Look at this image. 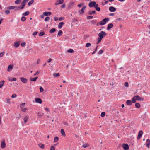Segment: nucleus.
Returning a JSON list of instances; mask_svg holds the SVG:
<instances>
[{
	"label": "nucleus",
	"mask_w": 150,
	"mask_h": 150,
	"mask_svg": "<svg viewBox=\"0 0 150 150\" xmlns=\"http://www.w3.org/2000/svg\"><path fill=\"white\" fill-rule=\"evenodd\" d=\"M107 35L106 32L104 31H101L98 34V37L97 39L96 44H99L101 41L102 39Z\"/></svg>",
	"instance_id": "obj_1"
},
{
	"label": "nucleus",
	"mask_w": 150,
	"mask_h": 150,
	"mask_svg": "<svg viewBox=\"0 0 150 150\" xmlns=\"http://www.w3.org/2000/svg\"><path fill=\"white\" fill-rule=\"evenodd\" d=\"M109 21V18H108L106 17L105 18L103 19L100 22V25H105L107 22Z\"/></svg>",
	"instance_id": "obj_2"
},
{
	"label": "nucleus",
	"mask_w": 150,
	"mask_h": 150,
	"mask_svg": "<svg viewBox=\"0 0 150 150\" xmlns=\"http://www.w3.org/2000/svg\"><path fill=\"white\" fill-rule=\"evenodd\" d=\"M28 1V0H23L20 6L21 8L23 9L26 5V3Z\"/></svg>",
	"instance_id": "obj_3"
},
{
	"label": "nucleus",
	"mask_w": 150,
	"mask_h": 150,
	"mask_svg": "<svg viewBox=\"0 0 150 150\" xmlns=\"http://www.w3.org/2000/svg\"><path fill=\"white\" fill-rule=\"evenodd\" d=\"M122 147L124 150H128L129 146L127 143H123L122 145Z\"/></svg>",
	"instance_id": "obj_4"
},
{
	"label": "nucleus",
	"mask_w": 150,
	"mask_h": 150,
	"mask_svg": "<svg viewBox=\"0 0 150 150\" xmlns=\"http://www.w3.org/2000/svg\"><path fill=\"white\" fill-rule=\"evenodd\" d=\"M86 6H83L80 11H78V12L81 15L83 14L85 12L84 10L86 8Z\"/></svg>",
	"instance_id": "obj_5"
},
{
	"label": "nucleus",
	"mask_w": 150,
	"mask_h": 150,
	"mask_svg": "<svg viewBox=\"0 0 150 150\" xmlns=\"http://www.w3.org/2000/svg\"><path fill=\"white\" fill-rule=\"evenodd\" d=\"M74 6V3L73 2H70L68 5L67 8L70 9Z\"/></svg>",
	"instance_id": "obj_6"
},
{
	"label": "nucleus",
	"mask_w": 150,
	"mask_h": 150,
	"mask_svg": "<svg viewBox=\"0 0 150 150\" xmlns=\"http://www.w3.org/2000/svg\"><path fill=\"white\" fill-rule=\"evenodd\" d=\"M143 134V132L142 130H140L138 132L137 137V140H139L142 137Z\"/></svg>",
	"instance_id": "obj_7"
},
{
	"label": "nucleus",
	"mask_w": 150,
	"mask_h": 150,
	"mask_svg": "<svg viewBox=\"0 0 150 150\" xmlns=\"http://www.w3.org/2000/svg\"><path fill=\"white\" fill-rule=\"evenodd\" d=\"M6 146L5 141L4 139H3L1 141V148L4 149Z\"/></svg>",
	"instance_id": "obj_8"
},
{
	"label": "nucleus",
	"mask_w": 150,
	"mask_h": 150,
	"mask_svg": "<svg viewBox=\"0 0 150 150\" xmlns=\"http://www.w3.org/2000/svg\"><path fill=\"white\" fill-rule=\"evenodd\" d=\"M113 24L112 23L108 24L107 25V27L106 28L107 30H110L111 28L113 27Z\"/></svg>",
	"instance_id": "obj_9"
},
{
	"label": "nucleus",
	"mask_w": 150,
	"mask_h": 150,
	"mask_svg": "<svg viewBox=\"0 0 150 150\" xmlns=\"http://www.w3.org/2000/svg\"><path fill=\"white\" fill-rule=\"evenodd\" d=\"M35 102L36 103H38L41 104L42 103V100L40 98H36L35 99Z\"/></svg>",
	"instance_id": "obj_10"
},
{
	"label": "nucleus",
	"mask_w": 150,
	"mask_h": 150,
	"mask_svg": "<svg viewBox=\"0 0 150 150\" xmlns=\"http://www.w3.org/2000/svg\"><path fill=\"white\" fill-rule=\"evenodd\" d=\"M21 81L24 83H26L28 81L27 79L24 77H21L20 78Z\"/></svg>",
	"instance_id": "obj_11"
},
{
	"label": "nucleus",
	"mask_w": 150,
	"mask_h": 150,
	"mask_svg": "<svg viewBox=\"0 0 150 150\" xmlns=\"http://www.w3.org/2000/svg\"><path fill=\"white\" fill-rule=\"evenodd\" d=\"M109 9L111 12H114L116 11V8L113 6H111L109 7Z\"/></svg>",
	"instance_id": "obj_12"
},
{
	"label": "nucleus",
	"mask_w": 150,
	"mask_h": 150,
	"mask_svg": "<svg viewBox=\"0 0 150 150\" xmlns=\"http://www.w3.org/2000/svg\"><path fill=\"white\" fill-rule=\"evenodd\" d=\"M94 1H91L88 4V6L90 8L94 7Z\"/></svg>",
	"instance_id": "obj_13"
},
{
	"label": "nucleus",
	"mask_w": 150,
	"mask_h": 150,
	"mask_svg": "<svg viewBox=\"0 0 150 150\" xmlns=\"http://www.w3.org/2000/svg\"><path fill=\"white\" fill-rule=\"evenodd\" d=\"M13 64L9 65L8 67L7 70L8 72L11 71L13 69Z\"/></svg>",
	"instance_id": "obj_14"
},
{
	"label": "nucleus",
	"mask_w": 150,
	"mask_h": 150,
	"mask_svg": "<svg viewBox=\"0 0 150 150\" xmlns=\"http://www.w3.org/2000/svg\"><path fill=\"white\" fill-rule=\"evenodd\" d=\"M20 42L19 41H16L14 42L13 46L15 48H18L20 45Z\"/></svg>",
	"instance_id": "obj_15"
},
{
	"label": "nucleus",
	"mask_w": 150,
	"mask_h": 150,
	"mask_svg": "<svg viewBox=\"0 0 150 150\" xmlns=\"http://www.w3.org/2000/svg\"><path fill=\"white\" fill-rule=\"evenodd\" d=\"M150 145V140L148 139L146 140V146L148 148H149Z\"/></svg>",
	"instance_id": "obj_16"
},
{
	"label": "nucleus",
	"mask_w": 150,
	"mask_h": 150,
	"mask_svg": "<svg viewBox=\"0 0 150 150\" xmlns=\"http://www.w3.org/2000/svg\"><path fill=\"white\" fill-rule=\"evenodd\" d=\"M136 98L137 99V100L138 101L141 100L142 101H143L144 100V99L143 98L140 97L139 95H136Z\"/></svg>",
	"instance_id": "obj_17"
},
{
	"label": "nucleus",
	"mask_w": 150,
	"mask_h": 150,
	"mask_svg": "<svg viewBox=\"0 0 150 150\" xmlns=\"http://www.w3.org/2000/svg\"><path fill=\"white\" fill-rule=\"evenodd\" d=\"M64 23L63 22H60L58 25V28L59 29H60L62 28Z\"/></svg>",
	"instance_id": "obj_18"
},
{
	"label": "nucleus",
	"mask_w": 150,
	"mask_h": 150,
	"mask_svg": "<svg viewBox=\"0 0 150 150\" xmlns=\"http://www.w3.org/2000/svg\"><path fill=\"white\" fill-rule=\"evenodd\" d=\"M64 2V0H58L57 1V3L55 4V5H57L58 4H63Z\"/></svg>",
	"instance_id": "obj_19"
},
{
	"label": "nucleus",
	"mask_w": 150,
	"mask_h": 150,
	"mask_svg": "<svg viewBox=\"0 0 150 150\" xmlns=\"http://www.w3.org/2000/svg\"><path fill=\"white\" fill-rule=\"evenodd\" d=\"M136 100H137V99L136 98V95L134 96L131 99V101L132 103H136Z\"/></svg>",
	"instance_id": "obj_20"
},
{
	"label": "nucleus",
	"mask_w": 150,
	"mask_h": 150,
	"mask_svg": "<svg viewBox=\"0 0 150 150\" xmlns=\"http://www.w3.org/2000/svg\"><path fill=\"white\" fill-rule=\"evenodd\" d=\"M132 102L131 100H129L126 101V104L128 106L131 105L132 104Z\"/></svg>",
	"instance_id": "obj_21"
},
{
	"label": "nucleus",
	"mask_w": 150,
	"mask_h": 150,
	"mask_svg": "<svg viewBox=\"0 0 150 150\" xmlns=\"http://www.w3.org/2000/svg\"><path fill=\"white\" fill-rule=\"evenodd\" d=\"M96 14V12L95 10H94L91 11L90 10L88 12V14L89 15H92V14Z\"/></svg>",
	"instance_id": "obj_22"
},
{
	"label": "nucleus",
	"mask_w": 150,
	"mask_h": 150,
	"mask_svg": "<svg viewBox=\"0 0 150 150\" xmlns=\"http://www.w3.org/2000/svg\"><path fill=\"white\" fill-rule=\"evenodd\" d=\"M44 13L45 15V16H50L52 14V12L50 11H48V12L45 11V12H44Z\"/></svg>",
	"instance_id": "obj_23"
},
{
	"label": "nucleus",
	"mask_w": 150,
	"mask_h": 150,
	"mask_svg": "<svg viewBox=\"0 0 150 150\" xmlns=\"http://www.w3.org/2000/svg\"><path fill=\"white\" fill-rule=\"evenodd\" d=\"M16 79L15 78L10 77L8 78V80L10 81H13L16 80Z\"/></svg>",
	"instance_id": "obj_24"
},
{
	"label": "nucleus",
	"mask_w": 150,
	"mask_h": 150,
	"mask_svg": "<svg viewBox=\"0 0 150 150\" xmlns=\"http://www.w3.org/2000/svg\"><path fill=\"white\" fill-rule=\"evenodd\" d=\"M56 31V29L55 28H53L49 30V33H54Z\"/></svg>",
	"instance_id": "obj_25"
},
{
	"label": "nucleus",
	"mask_w": 150,
	"mask_h": 150,
	"mask_svg": "<svg viewBox=\"0 0 150 150\" xmlns=\"http://www.w3.org/2000/svg\"><path fill=\"white\" fill-rule=\"evenodd\" d=\"M29 119V117L28 116H26L24 118L23 120L24 122L25 123H26Z\"/></svg>",
	"instance_id": "obj_26"
},
{
	"label": "nucleus",
	"mask_w": 150,
	"mask_h": 150,
	"mask_svg": "<svg viewBox=\"0 0 150 150\" xmlns=\"http://www.w3.org/2000/svg\"><path fill=\"white\" fill-rule=\"evenodd\" d=\"M38 78V76H36L35 78H30V81H32L35 82L37 80Z\"/></svg>",
	"instance_id": "obj_27"
},
{
	"label": "nucleus",
	"mask_w": 150,
	"mask_h": 150,
	"mask_svg": "<svg viewBox=\"0 0 150 150\" xmlns=\"http://www.w3.org/2000/svg\"><path fill=\"white\" fill-rule=\"evenodd\" d=\"M135 106L137 108H139L141 107V105L139 103H135Z\"/></svg>",
	"instance_id": "obj_28"
},
{
	"label": "nucleus",
	"mask_w": 150,
	"mask_h": 150,
	"mask_svg": "<svg viewBox=\"0 0 150 150\" xmlns=\"http://www.w3.org/2000/svg\"><path fill=\"white\" fill-rule=\"evenodd\" d=\"M61 133L62 135L64 137L66 136V134L64 130L63 129H62L61 130Z\"/></svg>",
	"instance_id": "obj_29"
},
{
	"label": "nucleus",
	"mask_w": 150,
	"mask_h": 150,
	"mask_svg": "<svg viewBox=\"0 0 150 150\" xmlns=\"http://www.w3.org/2000/svg\"><path fill=\"white\" fill-rule=\"evenodd\" d=\"M5 81L4 80L0 81V88H2L3 86L4 85Z\"/></svg>",
	"instance_id": "obj_30"
},
{
	"label": "nucleus",
	"mask_w": 150,
	"mask_h": 150,
	"mask_svg": "<svg viewBox=\"0 0 150 150\" xmlns=\"http://www.w3.org/2000/svg\"><path fill=\"white\" fill-rule=\"evenodd\" d=\"M62 34L63 31L61 30H59L58 32L57 37L61 36L62 35Z\"/></svg>",
	"instance_id": "obj_31"
},
{
	"label": "nucleus",
	"mask_w": 150,
	"mask_h": 150,
	"mask_svg": "<svg viewBox=\"0 0 150 150\" xmlns=\"http://www.w3.org/2000/svg\"><path fill=\"white\" fill-rule=\"evenodd\" d=\"M38 146L40 148L43 149L45 148V146L44 144H42V143H39L38 144Z\"/></svg>",
	"instance_id": "obj_32"
},
{
	"label": "nucleus",
	"mask_w": 150,
	"mask_h": 150,
	"mask_svg": "<svg viewBox=\"0 0 150 150\" xmlns=\"http://www.w3.org/2000/svg\"><path fill=\"white\" fill-rule=\"evenodd\" d=\"M34 2V0H31L28 2L27 5L28 6H30Z\"/></svg>",
	"instance_id": "obj_33"
},
{
	"label": "nucleus",
	"mask_w": 150,
	"mask_h": 150,
	"mask_svg": "<svg viewBox=\"0 0 150 150\" xmlns=\"http://www.w3.org/2000/svg\"><path fill=\"white\" fill-rule=\"evenodd\" d=\"M30 13L29 11H26L22 15L23 16H26L29 15Z\"/></svg>",
	"instance_id": "obj_34"
},
{
	"label": "nucleus",
	"mask_w": 150,
	"mask_h": 150,
	"mask_svg": "<svg viewBox=\"0 0 150 150\" xmlns=\"http://www.w3.org/2000/svg\"><path fill=\"white\" fill-rule=\"evenodd\" d=\"M15 8V6H10L7 7L6 8L8 10H11L14 9Z\"/></svg>",
	"instance_id": "obj_35"
},
{
	"label": "nucleus",
	"mask_w": 150,
	"mask_h": 150,
	"mask_svg": "<svg viewBox=\"0 0 150 150\" xmlns=\"http://www.w3.org/2000/svg\"><path fill=\"white\" fill-rule=\"evenodd\" d=\"M15 9L14 10V11H18L20 9H22L20 7V6H15Z\"/></svg>",
	"instance_id": "obj_36"
},
{
	"label": "nucleus",
	"mask_w": 150,
	"mask_h": 150,
	"mask_svg": "<svg viewBox=\"0 0 150 150\" xmlns=\"http://www.w3.org/2000/svg\"><path fill=\"white\" fill-rule=\"evenodd\" d=\"M59 139V138L57 136H56L54 138V142H57Z\"/></svg>",
	"instance_id": "obj_37"
},
{
	"label": "nucleus",
	"mask_w": 150,
	"mask_h": 150,
	"mask_svg": "<svg viewBox=\"0 0 150 150\" xmlns=\"http://www.w3.org/2000/svg\"><path fill=\"white\" fill-rule=\"evenodd\" d=\"M53 76L55 77H57L60 76V74L59 73H54Z\"/></svg>",
	"instance_id": "obj_38"
},
{
	"label": "nucleus",
	"mask_w": 150,
	"mask_h": 150,
	"mask_svg": "<svg viewBox=\"0 0 150 150\" xmlns=\"http://www.w3.org/2000/svg\"><path fill=\"white\" fill-rule=\"evenodd\" d=\"M45 34V33L44 31L40 32L39 33V36L40 37L43 36Z\"/></svg>",
	"instance_id": "obj_39"
},
{
	"label": "nucleus",
	"mask_w": 150,
	"mask_h": 150,
	"mask_svg": "<svg viewBox=\"0 0 150 150\" xmlns=\"http://www.w3.org/2000/svg\"><path fill=\"white\" fill-rule=\"evenodd\" d=\"M26 18L25 16H23L21 18V20L23 22L25 21H26Z\"/></svg>",
	"instance_id": "obj_40"
},
{
	"label": "nucleus",
	"mask_w": 150,
	"mask_h": 150,
	"mask_svg": "<svg viewBox=\"0 0 150 150\" xmlns=\"http://www.w3.org/2000/svg\"><path fill=\"white\" fill-rule=\"evenodd\" d=\"M67 52L68 53H73L74 52V51L73 49H69L67 50Z\"/></svg>",
	"instance_id": "obj_41"
},
{
	"label": "nucleus",
	"mask_w": 150,
	"mask_h": 150,
	"mask_svg": "<svg viewBox=\"0 0 150 150\" xmlns=\"http://www.w3.org/2000/svg\"><path fill=\"white\" fill-rule=\"evenodd\" d=\"M104 52V50H99V51L97 53V54L98 55H100L102 54Z\"/></svg>",
	"instance_id": "obj_42"
},
{
	"label": "nucleus",
	"mask_w": 150,
	"mask_h": 150,
	"mask_svg": "<svg viewBox=\"0 0 150 150\" xmlns=\"http://www.w3.org/2000/svg\"><path fill=\"white\" fill-rule=\"evenodd\" d=\"M97 20H93L92 21H91V23L93 25L95 24L96 23Z\"/></svg>",
	"instance_id": "obj_43"
},
{
	"label": "nucleus",
	"mask_w": 150,
	"mask_h": 150,
	"mask_svg": "<svg viewBox=\"0 0 150 150\" xmlns=\"http://www.w3.org/2000/svg\"><path fill=\"white\" fill-rule=\"evenodd\" d=\"M21 1V0H16L14 2L15 3L17 4H19Z\"/></svg>",
	"instance_id": "obj_44"
},
{
	"label": "nucleus",
	"mask_w": 150,
	"mask_h": 150,
	"mask_svg": "<svg viewBox=\"0 0 150 150\" xmlns=\"http://www.w3.org/2000/svg\"><path fill=\"white\" fill-rule=\"evenodd\" d=\"M21 111L25 112L27 110V108H25L23 107L22 108H21Z\"/></svg>",
	"instance_id": "obj_45"
},
{
	"label": "nucleus",
	"mask_w": 150,
	"mask_h": 150,
	"mask_svg": "<svg viewBox=\"0 0 150 150\" xmlns=\"http://www.w3.org/2000/svg\"><path fill=\"white\" fill-rule=\"evenodd\" d=\"M25 105V103H22L20 104V108H22L23 107H24Z\"/></svg>",
	"instance_id": "obj_46"
},
{
	"label": "nucleus",
	"mask_w": 150,
	"mask_h": 150,
	"mask_svg": "<svg viewBox=\"0 0 150 150\" xmlns=\"http://www.w3.org/2000/svg\"><path fill=\"white\" fill-rule=\"evenodd\" d=\"M105 112H103L101 113L100 116L101 117H103L105 116Z\"/></svg>",
	"instance_id": "obj_47"
},
{
	"label": "nucleus",
	"mask_w": 150,
	"mask_h": 150,
	"mask_svg": "<svg viewBox=\"0 0 150 150\" xmlns=\"http://www.w3.org/2000/svg\"><path fill=\"white\" fill-rule=\"evenodd\" d=\"M91 45V44L90 43H87L85 45V47H90Z\"/></svg>",
	"instance_id": "obj_48"
},
{
	"label": "nucleus",
	"mask_w": 150,
	"mask_h": 150,
	"mask_svg": "<svg viewBox=\"0 0 150 150\" xmlns=\"http://www.w3.org/2000/svg\"><path fill=\"white\" fill-rule=\"evenodd\" d=\"M50 19V18L49 17L47 16L45 18L44 21H45L47 22Z\"/></svg>",
	"instance_id": "obj_49"
},
{
	"label": "nucleus",
	"mask_w": 150,
	"mask_h": 150,
	"mask_svg": "<svg viewBox=\"0 0 150 150\" xmlns=\"http://www.w3.org/2000/svg\"><path fill=\"white\" fill-rule=\"evenodd\" d=\"M89 146V144L88 143H86L83 145L82 147L83 148H86L87 147Z\"/></svg>",
	"instance_id": "obj_50"
},
{
	"label": "nucleus",
	"mask_w": 150,
	"mask_h": 150,
	"mask_svg": "<svg viewBox=\"0 0 150 150\" xmlns=\"http://www.w3.org/2000/svg\"><path fill=\"white\" fill-rule=\"evenodd\" d=\"M8 9L5 11V13L6 15H8L10 13V11Z\"/></svg>",
	"instance_id": "obj_51"
},
{
	"label": "nucleus",
	"mask_w": 150,
	"mask_h": 150,
	"mask_svg": "<svg viewBox=\"0 0 150 150\" xmlns=\"http://www.w3.org/2000/svg\"><path fill=\"white\" fill-rule=\"evenodd\" d=\"M84 5V3H80L79 4H78V6L79 8H81L82 6H83Z\"/></svg>",
	"instance_id": "obj_52"
},
{
	"label": "nucleus",
	"mask_w": 150,
	"mask_h": 150,
	"mask_svg": "<svg viewBox=\"0 0 150 150\" xmlns=\"http://www.w3.org/2000/svg\"><path fill=\"white\" fill-rule=\"evenodd\" d=\"M93 18V16H88L87 17L86 19L87 20H89V19H92Z\"/></svg>",
	"instance_id": "obj_53"
},
{
	"label": "nucleus",
	"mask_w": 150,
	"mask_h": 150,
	"mask_svg": "<svg viewBox=\"0 0 150 150\" xmlns=\"http://www.w3.org/2000/svg\"><path fill=\"white\" fill-rule=\"evenodd\" d=\"M17 96V95L16 94H13L12 95L11 97L12 98H16Z\"/></svg>",
	"instance_id": "obj_54"
},
{
	"label": "nucleus",
	"mask_w": 150,
	"mask_h": 150,
	"mask_svg": "<svg viewBox=\"0 0 150 150\" xmlns=\"http://www.w3.org/2000/svg\"><path fill=\"white\" fill-rule=\"evenodd\" d=\"M89 35H84V39H86L88 38H89Z\"/></svg>",
	"instance_id": "obj_55"
},
{
	"label": "nucleus",
	"mask_w": 150,
	"mask_h": 150,
	"mask_svg": "<svg viewBox=\"0 0 150 150\" xmlns=\"http://www.w3.org/2000/svg\"><path fill=\"white\" fill-rule=\"evenodd\" d=\"M25 45H26V43L25 42H23L21 43V44L20 45L21 47H25Z\"/></svg>",
	"instance_id": "obj_56"
},
{
	"label": "nucleus",
	"mask_w": 150,
	"mask_h": 150,
	"mask_svg": "<svg viewBox=\"0 0 150 150\" xmlns=\"http://www.w3.org/2000/svg\"><path fill=\"white\" fill-rule=\"evenodd\" d=\"M40 92L41 93L44 90L42 87H40L39 88Z\"/></svg>",
	"instance_id": "obj_57"
},
{
	"label": "nucleus",
	"mask_w": 150,
	"mask_h": 150,
	"mask_svg": "<svg viewBox=\"0 0 150 150\" xmlns=\"http://www.w3.org/2000/svg\"><path fill=\"white\" fill-rule=\"evenodd\" d=\"M50 150H55L54 147L53 145L51 146Z\"/></svg>",
	"instance_id": "obj_58"
},
{
	"label": "nucleus",
	"mask_w": 150,
	"mask_h": 150,
	"mask_svg": "<svg viewBox=\"0 0 150 150\" xmlns=\"http://www.w3.org/2000/svg\"><path fill=\"white\" fill-rule=\"evenodd\" d=\"M96 10L98 11H100V7H97L96 8H95Z\"/></svg>",
	"instance_id": "obj_59"
},
{
	"label": "nucleus",
	"mask_w": 150,
	"mask_h": 150,
	"mask_svg": "<svg viewBox=\"0 0 150 150\" xmlns=\"http://www.w3.org/2000/svg\"><path fill=\"white\" fill-rule=\"evenodd\" d=\"M38 33V32L37 31H35L32 34V35L35 36Z\"/></svg>",
	"instance_id": "obj_60"
},
{
	"label": "nucleus",
	"mask_w": 150,
	"mask_h": 150,
	"mask_svg": "<svg viewBox=\"0 0 150 150\" xmlns=\"http://www.w3.org/2000/svg\"><path fill=\"white\" fill-rule=\"evenodd\" d=\"M72 21L73 22H77L78 21V20L76 18H74L72 19Z\"/></svg>",
	"instance_id": "obj_61"
},
{
	"label": "nucleus",
	"mask_w": 150,
	"mask_h": 150,
	"mask_svg": "<svg viewBox=\"0 0 150 150\" xmlns=\"http://www.w3.org/2000/svg\"><path fill=\"white\" fill-rule=\"evenodd\" d=\"M64 19V17H59V18H58V20L59 21H62Z\"/></svg>",
	"instance_id": "obj_62"
},
{
	"label": "nucleus",
	"mask_w": 150,
	"mask_h": 150,
	"mask_svg": "<svg viewBox=\"0 0 150 150\" xmlns=\"http://www.w3.org/2000/svg\"><path fill=\"white\" fill-rule=\"evenodd\" d=\"M45 15L44 13L43 12V14L42 15H41L40 16V17L41 18H43L45 17Z\"/></svg>",
	"instance_id": "obj_63"
},
{
	"label": "nucleus",
	"mask_w": 150,
	"mask_h": 150,
	"mask_svg": "<svg viewBox=\"0 0 150 150\" xmlns=\"http://www.w3.org/2000/svg\"><path fill=\"white\" fill-rule=\"evenodd\" d=\"M125 86L126 87H128L129 86V85L127 82H125Z\"/></svg>",
	"instance_id": "obj_64"
}]
</instances>
